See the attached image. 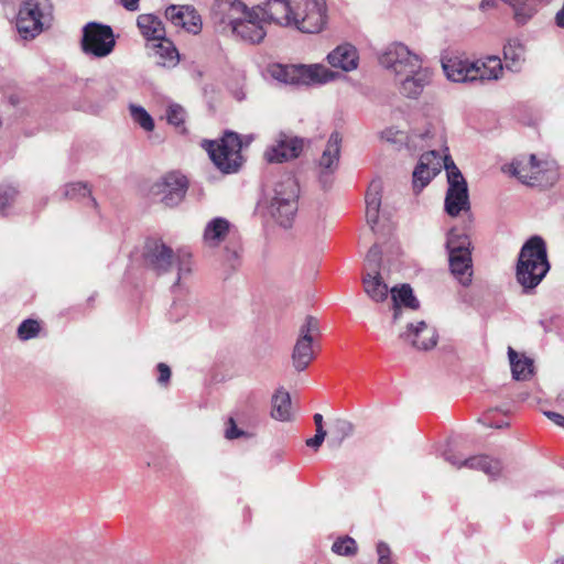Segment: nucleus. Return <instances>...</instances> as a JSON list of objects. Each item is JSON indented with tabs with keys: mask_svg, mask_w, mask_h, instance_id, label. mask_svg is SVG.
Masks as SVG:
<instances>
[{
	"mask_svg": "<svg viewBox=\"0 0 564 564\" xmlns=\"http://www.w3.org/2000/svg\"><path fill=\"white\" fill-rule=\"evenodd\" d=\"M314 423L316 425V431H325L323 427V415L319 413H316L314 415Z\"/></svg>",
	"mask_w": 564,
	"mask_h": 564,
	"instance_id": "nucleus-53",
	"label": "nucleus"
},
{
	"mask_svg": "<svg viewBox=\"0 0 564 564\" xmlns=\"http://www.w3.org/2000/svg\"><path fill=\"white\" fill-rule=\"evenodd\" d=\"M449 269L453 275L464 286L471 282V252L448 254Z\"/></svg>",
	"mask_w": 564,
	"mask_h": 564,
	"instance_id": "nucleus-28",
	"label": "nucleus"
},
{
	"mask_svg": "<svg viewBox=\"0 0 564 564\" xmlns=\"http://www.w3.org/2000/svg\"><path fill=\"white\" fill-rule=\"evenodd\" d=\"M488 425H489L490 427L502 429V427H505V426H508V425H509V423H508V422H502V423H499V424H496V425H494V424H488Z\"/></svg>",
	"mask_w": 564,
	"mask_h": 564,
	"instance_id": "nucleus-56",
	"label": "nucleus"
},
{
	"mask_svg": "<svg viewBox=\"0 0 564 564\" xmlns=\"http://www.w3.org/2000/svg\"><path fill=\"white\" fill-rule=\"evenodd\" d=\"M393 322H397L401 315V306L417 310L420 303L413 295V291L409 284H402L400 288L391 289Z\"/></svg>",
	"mask_w": 564,
	"mask_h": 564,
	"instance_id": "nucleus-27",
	"label": "nucleus"
},
{
	"mask_svg": "<svg viewBox=\"0 0 564 564\" xmlns=\"http://www.w3.org/2000/svg\"><path fill=\"white\" fill-rule=\"evenodd\" d=\"M381 196H380V184L377 182L371 183L366 194V208H380Z\"/></svg>",
	"mask_w": 564,
	"mask_h": 564,
	"instance_id": "nucleus-44",
	"label": "nucleus"
},
{
	"mask_svg": "<svg viewBox=\"0 0 564 564\" xmlns=\"http://www.w3.org/2000/svg\"><path fill=\"white\" fill-rule=\"evenodd\" d=\"M327 62L335 68H340L344 72H351L358 67L359 54L354 45L350 43H344L328 53Z\"/></svg>",
	"mask_w": 564,
	"mask_h": 564,
	"instance_id": "nucleus-22",
	"label": "nucleus"
},
{
	"mask_svg": "<svg viewBox=\"0 0 564 564\" xmlns=\"http://www.w3.org/2000/svg\"><path fill=\"white\" fill-rule=\"evenodd\" d=\"M432 72L427 67H415L413 73L395 77L400 94L406 98L416 99L432 82Z\"/></svg>",
	"mask_w": 564,
	"mask_h": 564,
	"instance_id": "nucleus-16",
	"label": "nucleus"
},
{
	"mask_svg": "<svg viewBox=\"0 0 564 564\" xmlns=\"http://www.w3.org/2000/svg\"><path fill=\"white\" fill-rule=\"evenodd\" d=\"M91 189L87 183L84 182H74L68 183L64 186V196L69 199H79L84 197H88L91 206L96 207L97 202L94 197H91Z\"/></svg>",
	"mask_w": 564,
	"mask_h": 564,
	"instance_id": "nucleus-37",
	"label": "nucleus"
},
{
	"mask_svg": "<svg viewBox=\"0 0 564 564\" xmlns=\"http://www.w3.org/2000/svg\"><path fill=\"white\" fill-rule=\"evenodd\" d=\"M192 254L185 249L176 252L161 239H148L143 248V261L147 268L156 274H164L177 269V281L191 272Z\"/></svg>",
	"mask_w": 564,
	"mask_h": 564,
	"instance_id": "nucleus-3",
	"label": "nucleus"
},
{
	"mask_svg": "<svg viewBox=\"0 0 564 564\" xmlns=\"http://www.w3.org/2000/svg\"><path fill=\"white\" fill-rule=\"evenodd\" d=\"M544 415L550 419L554 424L564 427V415L553 412V411H544Z\"/></svg>",
	"mask_w": 564,
	"mask_h": 564,
	"instance_id": "nucleus-51",
	"label": "nucleus"
},
{
	"mask_svg": "<svg viewBox=\"0 0 564 564\" xmlns=\"http://www.w3.org/2000/svg\"><path fill=\"white\" fill-rule=\"evenodd\" d=\"M366 294L375 302H383L389 294L388 285L382 281L380 273L372 274L368 272L362 279Z\"/></svg>",
	"mask_w": 564,
	"mask_h": 564,
	"instance_id": "nucleus-31",
	"label": "nucleus"
},
{
	"mask_svg": "<svg viewBox=\"0 0 564 564\" xmlns=\"http://www.w3.org/2000/svg\"><path fill=\"white\" fill-rule=\"evenodd\" d=\"M440 154L436 151H429L421 155L417 165L413 171V188L419 192L425 187L432 177L441 171Z\"/></svg>",
	"mask_w": 564,
	"mask_h": 564,
	"instance_id": "nucleus-19",
	"label": "nucleus"
},
{
	"mask_svg": "<svg viewBox=\"0 0 564 564\" xmlns=\"http://www.w3.org/2000/svg\"><path fill=\"white\" fill-rule=\"evenodd\" d=\"M381 248L378 245H373L367 252L366 262L368 268L373 272V274L379 273V268L381 264Z\"/></svg>",
	"mask_w": 564,
	"mask_h": 564,
	"instance_id": "nucleus-43",
	"label": "nucleus"
},
{
	"mask_svg": "<svg viewBox=\"0 0 564 564\" xmlns=\"http://www.w3.org/2000/svg\"><path fill=\"white\" fill-rule=\"evenodd\" d=\"M552 564H564V555L556 558Z\"/></svg>",
	"mask_w": 564,
	"mask_h": 564,
	"instance_id": "nucleus-57",
	"label": "nucleus"
},
{
	"mask_svg": "<svg viewBox=\"0 0 564 564\" xmlns=\"http://www.w3.org/2000/svg\"><path fill=\"white\" fill-rule=\"evenodd\" d=\"M80 46L86 55L97 58L110 55L116 46L112 29L97 22L87 23L83 28Z\"/></svg>",
	"mask_w": 564,
	"mask_h": 564,
	"instance_id": "nucleus-10",
	"label": "nucleus"
},
{
	"mask_svg": "<svg viewBox=\"0 0 564 564\" xmlns=\"http://www.w3.org/2000/svg\"><path fill=\"white\" fill-rule=\"evenodd\" d=\"M187 180L181 173L172 172L162 177L153 187L154 195L167 207L177 206L185 197Z\"/></svg>",
	"mask_w": 564,
	"mask_h": 564,
	"instance_id": "nucleus-13",
	"label": "nucleus"
},
{
	"mask_svg": "<svg viewBox=\"0 0 564 564\" xmlns=\"http://www.w3.org/2000/svg\"><path fill=\"white\" fill-rule=\"evenodd\" d=\"M149 56L163 67H175L180 62V54L174 43L166 37L147 44Z\"/></svg>",
	"mask_w": 564,
	"mask_h": 564,
	"instance_id": "nucleus-21",
	"label": "nucleus"
},
{
	"mask_svg": "<svg viewBox=\"0 0 564 564\" xmlns=\"http://www.w3.org/2000/svg\"><path fill=\"white\" fill-rule=\"evenodd\" d=\"M332 552L339 556L352 557L358 552V545L355 539L344 535L334 541Z\"/></svg>",
	"mask_w": 564,
	"mask_h": 564,
	"instance_id": "nucleus-38",
	"label": "nucleus"
},
{
	"mask_svg": "<svg viewBox=\"0 0 564 564\" xmlns=\"http://www.w3.org/2000/svg\"><path fill=\"white\" fill-rule=\"evenodd\" d=\"M52 7L48 0H24L20 6L15 26L24 40H33L50 23Z\"/></svg>",
	"mask_w": 564,
	"mask_h": 564,
	"instance_id": "nucleus-5",
	"label": "nucleus"
},
{
	"mask_svg": "<svg viewBox=\"0 0 564 564\" xmlns=\"http://www.w3.org/2000/svg\"><path fill=\"white\" fill-rule=\"evenodd\" d=\"M246 433L242 430L238 429L235 420L229 417L225 430V437L227 440H236L243 436Z\"/></svg>",
	"mask_w": 564,
	"mask_h": 564,
	"instance_id": "nucleus-46",
	"label": "nucleus"
},
{
	"mask_svg": "<svg viewBox=\"0 0 564 564\" xmlns=\"http://www.w3.org/2000/svg\"><path fill=\"white\" fill-rule=\"evenodd\" d=\"M445 247L448 254L471 252V241L469 236L467 234L459 232L455 227L448 230Z\"/></svg>",
	"mask_w": 564,
	"mask_h": 564,
	"instance_id": "nucleus-35",
	"label": "nucleus"
},
{
	"mask_svg": "<svg viewBox=\"0 0 564 564\" xmlns=\"http://www.w3.org/2000/svg\"><path fill=\"white\" fill-rule=\"evenodd\" d=\"M313 359V343L307 340H296L292 352V364L295 370H305Z\"/></svg>",
	"mask_w": 564,
	"mask_h": 564,
	"instance_id": "nucleus-34",
	"label": "nucleus"
},
{
	"mask_svg": "<svg viewBox=\"0 0 564 564\" xmlns=\"http://www.w3.org/2000/svg\"><path fill=\"white\" fill-rule=\"evenodd\" d=\"M550 270L546 245L540 236H533L522 246L516 278L525 292L535 289Z\"/></svg>",
	"mask_w": 564,
	"mask_h": 564,
	"instance_id": "nucleus-2",
	"label": "nucleus"
},
{
	"mask_svg": "<svg viewBox=\"0 0 564 564\" xmlns=\"http://www.w3.org/2000/svg\"><path fill=\"white\" fill-rule=\"evenodd\" d=\"M231 224L224 217L210 219L204 229L203 241L207 247L216 248L229 236Z\"/></svg>",
	"mask_w": 564,
	"mask_h": 564,
	"instance_id": "nucleus-24",
	"label": "nucleus"
},
{
	"mask_svg": "<svg viewBox=\"0 0 564 564\" xmlns=\"http://www.w3.org/2000/svg\"><path fill=\"white\" fill-rule=\"evenodd\" d=\"M166 119L170 124L181 128L185 122L186 111L178 104H170L166 109Z\"/></svg>",
	"mask_w": 564,
	"mask_h": 564,
	"instance_id": "nucleus-41",
	"label": "nucleus"
},
{
	"mask_svg": "<svg viewBox=\"0 0 564 564\" xmlns=\"http://www.w3.org/2000/svg\"><path fill=\"white\" fill-rule=\"evenodd\" d=\"M137 26L148 43L162 40L166 35L162 20L152 13L140 14L137 18Z\"/></svg>",
	"mask_w": 564,
	"mask_h": 564,
	"instance_id": "nucleus-25",
	"label": "nucleus"
},
{
	"mask_svg": "<svg viewBox=\"0 0 564 564\" xmlns=\"http://www.w3.org/2000/svg\"><path fill=\"white\" fill-rule=\"evenodd\" d=\"M290 393L284 389H278L271 399V417L286 422L292 419V406H291Z\"/></svg>",
	"mask_w": 564,
	"mask_h": 564,
	"instance_id": "nucleus-29",
	"label": "nucleus"
},
{
	"mask_svg": "<svg viewBox=\"0 0 564 564\" xmlns=\"http://www.w3.org/2000/svg\"><path fill=\"white\" fill-rule=\"evenodd\" d=\"M276 80L295 86L326 84L336 78V74L324 65H275L271 70Z\"/></svg>",
	"mask_w": 564,
	"mask_h": 564,
	"instance_id": "nucleus-6",
	"label": "nucleus"
},
{
	"mask_svg": "<svg viewBox=\"0 0 564 564\" xmlns=\"http://www.w3.org/2000/svg\"><path fill=\"white\" fill-rule=\"evenodd\" d=\"M165 18L175 26H181L189 33L197 34L202 30V19L192 6L172 4L165 10Z\"/></svg>",
	"mask_w": 564,
	"mask_h": 564,
	"instance_id": "nucleus-18",
	"label": "nucleus"
},
{
	"mask_svg": "<svg viewBox=\"0 0 564 564\" xmlns=\"http://www.w3.org/2000/svg\"><path fill=\"white\" fill-rule=\"evenodd\" d=\"M205 149L224 173L237 172L242 163L241 141L235 132H226L219 141H205Z\"/></svg>",
	"mask_w": 564,
	"mask_h": 564,
	"instance_id": "nucleus-7",
	"label": "nucleus"
},
{
	"mask_svg": "<svg viewBox=\"0 0 564 564\" xmlns=\"http://www.w3.org/2000/svg\"><path fill=\"white\" fill-rule=\"evenodd\" d=\"M319 335V323L314 316H306L299 330L297 340L314 341V337Z\"/></svg>",
	"mask_w": 564,
	"mask_h": 564,
	"instance_id": "nucleus-40",
	"label": "nucleus"
},
{
	"mask_svg": "<svg viewBox=\"0 0 564 564\" xmlns=\"http://www.w3.org/2000/svg\"><path fill=\"white\" fill-rule=\"evenodd\" d=\"M302 140L281 133L275 144L268 148L264 155L270 163H282L290 159L297 158L302 151Z\"/></svg>",
	"mask_w": 564,
	"mask_h": 564,
	"instance_id": "nucleus-17",
	"label": "nucleus"
},
{
	"mask_svg": "<svg viewBox=\"0 0 564 564\" xmlns=\"http://www.w3.org/2000/svg\"><path fill=\"white\" fill-rule=\"evenodd\" d=\"M443 458L452 466L460 469L463 467L480 470L487 476L494 478L501 471V463L488 455H477L468 458L458 457L451 449H446L442 454Z\"/></svg>",
	"mask_w": 564,
	"mask_h": 564,
	"instance_id": "nucleus-14",
	"label": "nucleus"
},
{
	"mask_svg": "<svg viewBox=\"0 0 564 564\" xmlns=\"http://www.w3.org/2000/svg\"><path fill=\"white\" fill-rule=\"evenodd\" d=\"M40 333V324L35 319H25L18 327V337L21 340H29L37 336Z\"/></svg>",
	"mask_w": 564,
	"mask_h": 564,
	"instance_id": "nucleus-42",
	"label": "nucleus"
},
{
	"mask_svg": "<svg viewBox=\"0 0 564 564\" xmlns=\"http://www.w3.org/2000/svg\"><path fill=\"white\" fill-rule=\"evenodd\" d=\"M333 429H334V432L340 438L347 437V436L351 435L352 432H354L352 424L349 421L343 420V419L336 420V422L334 423V427Z\"/></svg>",
	"mask_w": 564,
	"mask_h": 564,
	"instance_id": "nucleus-45",
	"label": "nucleus"
},
{
	"mask_svg": "<svg viewBox=\"0 0 564 564\" xmlns=\"http://www.w3.org/2000/svg\"><path fill=\"white\" fill-rule=\"evenodd\" d=\"M226 251H227V253H228L227 259H228L229 261H231V260H235V261H236V260H238V258H239V253H238V251H237V250L229 251V249H226Z\"/></svg>",
	"mask_w": 564,
	"mask_h": 564,
	"instance_id": "nucleus-54",
	"label": "nucleus"
},
{
	"mask_svg": "<svg viewBox=\"0 0 564 564\" xmlns=\"http://www.w3.org/2000/svg\"><path fill=\"white\" fill-rule=\"evenodd\" d=\"M442 68L446 78L454 83L476 82L473 62L463 59L458 56H449L442 58Z\"/></svg>",
	"mask_w": 564,
	"mask_h": 564,
	"instance_id": "nucleus-20",
	"label": "nucleus"
},
{
	"mask_svg": "<svg viewBox=\"0 0 564 564\" xmlns=\"http://www.w3.org/2000/svg\"><path fill=\"white\" fill-rule=\"evenodd\" d=\"M382 67L391 70L395 77L413 73L423 63L422 56L412 52L405 44L394 42L389 44L379 55Z\"/></svg>",
	"mask_w": 564,
	"mask_h": 564,
	"instance_id": "nucleus-11",
	"label": "nucleus"
},
{
	"mask_svg": "<svg viewBox=\"0 0 564 564\" xmlns=\"http://www.w3.org/2000/svg\"><path fill=\"white\" fill-rule=\"evenodd\" d=\"M156 368H158V371H159L158 383L160 386L166 387L169 384V382H170V379H171V369H170V367L166 364H164V362H160V364H158Z\"/></svg>",
	"mask_w": 564,
	"mask_h": 564,
	"instance_id": "nucleus-47",
	"label": "nucleus"
},
{
	"mask_svg": "<svg viewBox=\"0 0 564 564\" xmlns=\"http://www.w3.org/2000/svg\"><path fill=\"white\" fill-rule=\"evenodd\" d=\"M341 137L338 132H333L329 135L327 144L318 161V167L322 175L332 174L338 167L340 155Z\"/></svg>",
	"mask_w": 564,
	"mask_h": 564,
	"instance_id": "nucleus-23",
	"label": "nucleus"
},
{
	"mask_svg": "<svg viewBox=\"0 0 564 564\" xmlns=\"http://www.w3.org/2000/svg\"><path fill=\"white\" fill-rule=\"evenodd\" d=\"M525 50L518 39H511L503 46V57L509 70L518 72L524 62Z\"/></svg>",
	"mask_w": 564,
	"mask_h": 564,
	"instance_id": "nucleus-32",
	"label": "nucleus"
},
{
	"mask_svg": "<svg viewBox=\"0 0 564 564\" xmlns=\"http://www.w3.org/2000/svg\"><path fill=\"white\" fill-rule=\"evenodd\" d=\"M326 437V431H316L314 437L306 440V445L311 448L317 449Z\"/></svg>",
	"mask_w": 564,
	"mask_h": 564,
	"instance_id": "nucleus-49",
	"label": "nucleus"
},
{
	"mask_svg": "<svg viewBox=\"0 0 564 564\" xmlns=\"http://www.w3.org/2000/svg\"><path fill=\"white\" fill-rule=\"evenodd\" d=\"M129 110L132 120L143 130L152 131L154 129L153 118L142 106L130 105Z\"/></svg>",
	"mask_w": 564,
	"mask_h": 564,
	"instance_id": "nucleus-39",
	"label": "nucleus"
},
{
	"mask_svg": "<svg viewBox=\"0 0 564 564\" xmlns=\"http://www.w3.org/2000/svg\"><path fill=\"white\" fill-rule=\"evenodd\" d=\"M513 10V19L519 25L528 23L536 13L539 0H502Z\"/></svg>",
	"mask_w": 564,
	"mask_h": 564,
	"instance_id": "nucleus-30",
	"label": "nucleus"
},
{
	"mask_svg": "<svg viewBox=\"0 0 564 564\" xmlns=\"http://www.w3.org/2000/svg\"><path fill=\"white\" fill-rule=\"evenodd\" d=\"M379 209L380 208H373V209L366 208L367 223L371 226V228H373L375 225H377V223H378Z\"/></svg>",
	"mask_w": 564,
	"mask_h": 564,
	"instance_id": "nucleus-50",
	"label": "nucleus"
},
{
	"mask_svg": "<svg viewBox=\"0 0 564 564\" xmlns=\"http://www.w3.org/2000/svg\"><path fill=\"white\" fill-rule=\"evenodd\" d=\"M510 173L529 186L547 187L557 180V171L545 161H538L534 154L527 160H517L510 165Z\"/></svg>",
	"mask_w": 564,
	"mask_h": 564,
	"instance_id": "nucleus-8",
	"label": "nucleus"
},
{
	"mask_svg": "<svg viewBox=\"0 0 564 564\" xmlns=\"http://www.w3.org/2000/svg\"><path fill=\"white\" fill-rule=\"evenodd\" d=\"M399 337L410 343L417 350H430L434 348L438 338L436 329L424 321H420L415 324L410 323L406 330L401 333Z\"/></svg>",
	"mask_w": 564,
	"mask_h": 564,
	"instance_id": "nucleus-15",
	"label": "nucleus"
},
{
	"mask_svg": "<svg viewBox=\"0 0 564 564\" xmlns=\"http://www.w3.org/2000/svg\"><path fill=\"white\" fill-rule=\"evenodd\" d=\"M252 15L243 18L230 31L251 44L260 43L267 35L264 22L293 28L302 33H319L327 22L325 0H265L250 9Z\"/></svg>",
	"mask_w": 564,
	"mask_h": 564,
	"instance_id": "nucleus-1",
	"label": "nucleus"
},
{
	"mask_svg": "<svg viewBox=\"0 0 564 564\" xmlns=\"http://www.w3.org/2000/svg\"><path fill=\"white\" fill-rule=\"evenodd\" d=\"M490 6H491V1L490 0H481V2H480V8L481 9H486V8L490 7Z\"/></svg>",
	"mask_w": 564,
	"mask_h": 564,
	"instance_id": "nucleus-55",
	"label": "nucleus"
},
{
	"mask_svg": "<svg viewBox=\"0 0 564 564\" xmlns=\"http://www.w3.org/2000/svg\"><path fill=\"white\" fill-rule=\"evenodd\" d=\"M377 553L379 556L378 564H391V561H390L391 551L387 543L379 542L377 544Z\"/></svg>",
	"mask_w": 564,
	"mask_h": 564,
	"instance_id": "nucleus-48",
	"label": "nucleus"
},
{
	"mask_svg": "<svg viewBox=\"0 0 564 564\" xmlns=\"http://www.w3.org/2000/svg\"><path fill=\"white\" fill-rule=\"evenodd\" d=\"M299 185L292 174H284L273 185L269 213L276 224L290 228L297 213Z\"/></svg>",
	"mask_w": 564,
	"mask_h": 564,
	"instance_id": "nucleus-4",
	"label": "nucleus"
},
{
	"mask_svg": "<svg viewBox=\"0 0 564 564\" xmlns=\"http://www.w3.org/2000/svg\"><path fill=\"white\" fill-rule=\"evenodd\" d=\"M19 196V188L13 184H0V216L8 217Z\"/></svg>",
	"mask_w": 564,
	"mask_h": 564,
	"instance_id": "nucleus-36",
	"label": "nucleus"
},
{
	"mask_svg": "<svg viewBox=\"0 0 564 564\" xmlns=\"http://www.w3.org/2000/svg\"><path fill=\"white\" fill-rule=\"evenodd\" d=\"M508 356L511 366L512 377L516 380H528L533 372V362L530 358L519 357L511 347L508 348Z\"/></svg>",
	"mask_w": 564,
	"mask_h": 564,
	"instance_id": "nucleus-33",
	"label": "nucleus"
},
{
	"mask_svg": "<svg viewBox=\"0 0 564 564\" xmlns=\"http://www.w3.org/2000/svg\"><path fill=\"white\" fill-rule=\"evenodd\" d=\"M140 0H120L121 6L128 11H137Z\"/></svg>",
	"mask_w": 564,
	"mask_h": 564,
	"instance_id": "nucleus-52",
	"label": "nucleus"
},
{
	"mask_svg": "<svg viewBox=\"0 0 564 564\" xmlns=\"http://www.w3.org/2000/svg\"><path fill=\"white\" fill-rule=\"evenodd\" d=\"M444 169L447 174L448 188L445 196V212L456 217L463 210L470 208L467 183L449 155L444 158Z\"/></svg>",
	"mask_w": 564,
	"mask_h": 564,
	"instance_id": "nucleus-9",
	"label": "nucleus"
},
{
	"mask_svg": "<svg viewBox=\"0 0 564 564\" xmlns=\"http://www.w3.org/2000/svg\"><path fill=\"white\" fill-rule=\"evenodd\" d=\"M474 69H477L475 80H497L502 76L503 65L498 56L490 55L473 62Z\"/></svg>",
	"mask_w": 564,
	"mask_h": 564,
	"instance_id": "nucleus-26",
	"label": "nucleus"
},
{
	"mask_svg": "<svg viewBox=\"0 0 564 564\" xmlns=\"http://www.w3.org/2000/svg\"><path fill=\"white\" fill-rule=\"evenodd\" d=\"M251 15L241 0H216L210 9L212 22L221 33H229L238 22Z\"/></svg>",
	"mask_w": 564,
	"mask_h": 564,
	"instance_id": "nucleus-12",
	"label": "nucleus"
}]
</instances>
